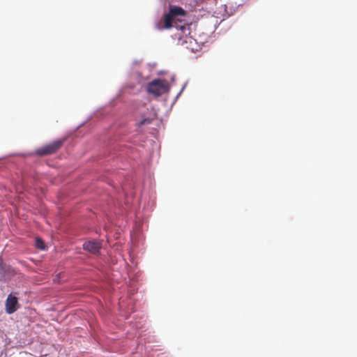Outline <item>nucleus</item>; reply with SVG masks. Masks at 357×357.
<instances>
[{"instance_id":"f257e3e1","label":"nucleus","mask_w":357,"mask_h":357,"mask_svg":"<svg viewBox=\"0 0 357 357\" xmlns=\"http://www.w3.org/2000/svg\"><path fill=\"white\" fill-rule=\"evenodd\" d=\"M169 90V85L167 80L156 79L149 82L146 86V91L149 94H152L155 97L160 96L161 95L168 92Z\"/></svg>"},{"instance_id":"7ed1b4c3","label":"nucleus","mask_w":357,"mask_h":357,"mask_svg":"<svg viewBox=\"0 0 357 357\" xmlns=\"http://www.w3.org/2000/svg\"><path fill=\"white\" fill-rule=\"evenodd\" d=\"M65 141L66 138L55 140L52 143H50L39 149H37L35 153L38 156L52 155L56 153L58 150H59L61 148Z\"/></svg>"},{"instance_id":"423d86ee","label":"nucleus","mask_w":357,"mask_h":357,"mask_svg":"<svg viewBox=\"0 0 357 357\" xmlns=\"http://www.w3.org/2000/svg\"><path fill=\"white\" fill-rule=\"evenodd\" d=\"M36 247L40 250H45V244L44 241L40 239V238H36Z\"/></svg>"},{"instance_id":"20e7f679","label":"nucleus","mask_w":357,"mask_h":357,"mask_svg":"<svg viewBox=\"0 0 357 357\" xmlns=\"http://www.w3.org/2000/svg\"><path fill=\"white\" fill-rule=\"evenodd\" d=\"M101 248V243L97 241H87L83 244V249L93 255L98 254Z\"/></svg>"},{"instance_id":"f03ea898","label":"nucleus","mask_w":357,"mask_h":357,"mask_svg":"<svg viewBox=\"0 0 357 357\" xmlns=\"http://www.w3.org/2000/svg\"><path fill=\"white\" fill-rule=\"evenodd\" d=\"M178 16H185V11L180 7L170 8L169 12L164 16V26H161L158 24V29H170L172 27V23L176 20V17Z\"/></svg>"},{"instance_id":"1a4fd4ad","label":"nucleus","mask_w":357,"mask_h":357,"mask_svg":"<svg viewBox=\"0 0 357 357\" xmlns=\"http://www.w3.org/2000/svg\"><path fill=\"white\" fill-rule=\"evenodd\" d=\"M3 278V267L0 265V280Z\"/></svg>"},{"instance_id":"0eeeda50","label":"nucleus","mask_w":357,"mask_h":357,"mask_svg":"<svg viewBox=\"0 0 357 357\" xmlns=\"http://www.w3.org/2000/svg\"><path fill=\"white\" fill-rule=\"evenodd\" d=\"M151 123V120L150 119H144L142 121L139 122V126L145 125V124H150Z\"/></svg>"},{"instance_id":"39448f33","label":"nucleus","mask_w":357,"mask_h":357,"mask_svg":"<svg viewBox=\"0 0 357 357\" xmlns=\"http://www.w3.org/2000/svg\"><path fill=\"white\" fill-rule=\"evenodd\" d=\"M17 297L10 294L6 301V311L8 314H13L17 310Z\"/></svg>"},{"instance_id":"6e6552de","label":"nucleus","mask_w":357,"mask_h":357,"mask_svg":"<svg viewBox=\"0 0 357 357\" xmlns=\"http://www.w3.org/2000/svg\"><path fill=\"white\" fill-rule=\"evenodd\" d=\"M178 29H181V31H183L184 33L185 32V31H189V27L188 26H185V25H181L179 27H178Z\"/></svg>"}]
</instances>
